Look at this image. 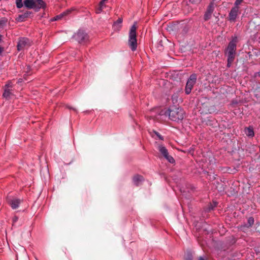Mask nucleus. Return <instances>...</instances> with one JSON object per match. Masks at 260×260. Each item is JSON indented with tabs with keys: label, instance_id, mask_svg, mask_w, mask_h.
Segmentation results:
<instances>
[{
	"label": "nucleus",
	"instance_id": "1",
	"mask_svg": "<svg viewBox=\"0 0 260 260\" xmlns=\"http://www.w3.org/2000/svg\"><path fill=\"white\" fill-rule=\"evenodd\" d=\"M237 42V37L236 36H233L231 41L224 50V54L227 57V67L228 68L231 67L235 60Z\"/></svg>",
	"mask_w": 260,
	"mask_h": 260
},
{
	"label": "nucleus",
	"instance_id": "2",
	"mask_svg": "<svg viewBox=\"0 0 260 260\" xmlns=\"http://www.w3.org/2000/svg\"><path fill=\"white\" fill-rule=\"evenodd\" d=\"M167 114L171 120L179 122L184 118V111L180 107H172L168 110Z\"/></svg>",
	"mask_w": 260,
	"mask_h": 260
},
{
	"label": "nucleus",
	"instance_id": "3",
	"mask_svg": "<svg viewBox=\"0 0 260 260\" xmlns=\"http://www.w3.org/2000/svg\"><path fill=\"white\" fill-rule=\"evenodd\" d=\"M128 45L132 51H135L137 49V40L136 36V27L133 25L128 34Z\"/></svg>",
	"mask_w": 260,
	"mask_h": 260
},
{
	"label": "nucleus",
	"instance_id": "4",
	"mask_svg": "<svg viewBox=\"0 0 260 260\" xmlns=\"http://www.w3.org/2000/svg\"><path fill=\"white\" fill-rule=\"evenodd\" d=\"M197 79V76L196 74H192L189 76L187 81L185 88V92L186 94H189L190 93L192 87L196 83Z\"/></svg>",
	"mask_w": 260,
	"mask_h": 260
},
{
	"label": "nucleus",
	"instance_id": "5",
	"mask_svg": "<svg viewBox=\"0 0 260 260\" xmlns=\"http://www.w3.org/2000/svg\"><path fill=\"white\" fill-rule=\"evenodd\" d=\"M31 45L30 41L27 38L22 37L19 39L17 43V48L18 51H22L26 47H28Z\"/></svg>",
	"mask_w": 260,
	"mask_h": 260
},
{
	"label": "nucleus",
	"instance_id": "6",
	"mask_svg": "<svg viewBox=\"0 0 260 260\" xmlns=\"http://www.w3.org/2000/svg\"><path fill=\"white\" fill-rule=\"evenodd\" d=\"M6 200L8 204L13 209H17L21 201L20 199L12 196H8Z\"/></svg>",
	"mask_w": 260,
	"mask_h": 260
},
{
	"label": "nucleus",
	"instance_id": "7",
	"mask_svg": "<svg viewBox=\"0 0 260 260\" xmlns=\"http://www.w3.org/2000/svg\"><path fill=\"white\" fill-rule=\"evenodd\" d=\"M75 39L79 43H84L88 40V35L84 30L79 29V30L73 36Z\"/></svg>",
	"mask_w": 260,
	"mask_h": 260
},
{
	"label": "nucleus",
	"instance_id": "8",
	"mask_svg": "<svg viewBox=\"0 0 260 260\" xmlns=\"http://www.w3.org/2000/svg\"><path fill=\"white\" fill-rule=\"evenodd\" d=\"M158 150L163 156L170 163L175 162V160L173 157L169 155V153L167 148L163 145L158 146Z\"/></svg>",
	"mask_w": 260,
	"mask_h": 260
},
{
	"label": "nucleus",
	"instance_id": "9",
	"mask_svg": "<svg viewBox=\"0 0 260 260\" xmlns=\"http://www.w3.org/2000/svg\"><path fill=\"white\" fill-rule=\"evenodd\" d=\"M254 222V218L252 217H250L248 218L247 222L239 225L238 229L240 231L246 233L253 225Z\"/></svg>",
	"mask_w": 260,
	"mask_h": 260
},
{
	"label": "nucleus",
	"instance_id": "10",
	"mask_svg": "<svg viewBox=\"0 0 260 260\" xmlns=\"http://www.w3.org/2000/svg\"><path fill=\"white\" fill-rule=\"evenodd\" d=\"M239 12V7L235 6L231 10L229 15V20L232 22H235Z\"/></svg>",
	"mask_w": 260,
	"mask_h": 260
},
{
	"label": "nucleus",
	"instance_id": "11",
	"mask_svg": "<svg viewBox=\"0 0 260 260\" xmlns=\"http://www.w3.org/2000/svg\"><path fill=\"white\" fill-rule=\"evenodd\" d=\"M213 11H214L213 3H211L209 4V5L208 6L207 11L205 13V15H204L205 20H206V21L208 20L211 18V14L213 13Z\"/></svg>",
	"mask_w": 260,
	"mask_h": 260
},
{
	"label": "nucleus",
	"instance_id": "12",
	"mask_svg": "<svg viewBox=\"0 0 260 260\" xmlns=\"http://www.w3.org/2000/svg\"><path fill=\"white\" fill-rule=\"evenodd\" d=\"M162 111L160 112L159 113L156 114L154 110H152L149 114L147 115V117L149 118L150 120H157L159 119V117L162 115Z\"/></svg>",
	"mask_w": 260,
	"mask_h": 260
},
{
	"label": "nucleus",
	"instance_id": "13",
	"mask_svg": "<svg viewBox=\"0 0 260 260\" xmlns=\"http://www.w3.org/2000/svg\"><path fill=\"white\" fill-rule=\"evenodd\" d=\"M32 14V12L30 11H26L23 14L19 15L17 18L18 21L22 22L24 21L25 19L29 17V16Z\"/></svg>",
	"mask_w": 260,
	"mask_h": 260
},
{
	"label": "nucleus",
	"instance_id": "14",
	"mask_svg": "<svg viewBox=\"0 0 260 260\" xmlns=\"http://www.w3.org/2000/svg\"><path fill=\"white\" fill-rule=\"evenodd\" d=\"M24 5L28 9H34L37 7L34 0H25L24 1Z\"/></svg>",
	"mask_w": 260,
	"mask_h": 260
},
{
	"label": "nucleus",
	"instance_id": "15",
	"mask_svg": "<svg viewBox=\"0 0 260 260\" xmlns=\"http://www.w3.org/2000/svg\"><path fill=\"white\" fill-rule=\"evenodd\" d=\"M143 181V177L142 176L139 175H135L133 179L134 184L137 186H138L140 184H141V183Z\"/></svg>",
	"mask_w": 260,
	"mask_h": 260
},
{
	"label": "nucleus",
	"instance_id": "16",
	"mask_svg": "<svg viewBox=\"0 0 260 260\" xmlns=\"http://www.w3.org/2000/svg\"><path fill=\"white\" fill-rule=\"evenodd\" d=\"M122 22V18H118L116 21H115L113 25V28L114 30L115 31H118L120 30L121 27V23Z\"/></svg>",
	"mask_w": 260,
	"mask_h": 260
},
{
	"label": "nucleus",
	"instance_id": "17",
	"mask_svg": "<svg viewBox=\"0 0 260 260\" xmlns=\"http://www.w3.org/2000/svg\"><path fill=\"white\" fill-rule=\"evenodd\" d=\"M244 132L246 136L249 138H252L254 136L253 128L251 126H249L248 127H246L245 128Z\"/></svg>",
	"mask_w": 260,
	"mask_h": 260
},
{
	"label": "nucleus",
	"instance_id": "18",
	"mask_svg": "<svg viewBox=\"0 0 260 260\" xmlns=\"http://www.w3.org/2000/svg\"><path fill=\"white\" fill-rule=\"evenodd\" d=\"M151 135L152 137L155 138V139H158L159 140H164V137L162 136L159 133L155 131H153L151 132Z\"/></svg>",
	"mask_w": 260,
	"mask_h": 260
},
{
	"label": "nucleus",
	"instance_id": "19",
	"mask_svg": "<svg viewBox=\"0 0 260 260\" xmlns=\"http://www.w3.org/2000/svg\"><path fill=\"white\" fill-rule=\"evenodd\" d=\"M71 12V11L70 10H68L63 12V13L60 14L59 15H57L56 17H55L54 18V20H59V19H61V18H62L63 17L68 15L69 13H70Z\"/></svg>",
	"mask_w": 260,
	"mask_h": 260
},
{
	"label": "nucleus",
	"instance_id": "20",
	"mask_svg": "<svg viewBox=\"0 0 260 260\" xmlns=\"http://www.w3.org/2000/svg\"><path fill=\"white\" fill-rule=\"evenodd\" d=\"M11 94V89L6 88L4 89L3 96L6 99H9Z\"/></svg>",
	"mask_w": 260,
	"mask_h": 260
},
{
	"label": "nucleus",
	"instance_id": "21",
	"mask_svg": "<svg viewBox=\"0 0 260 260\" xmlns=\"http://www.w3.org/2000/svg\"><path fill=\"white\" fill-rule=\"evenodd\" d=\"M38 4L37 8L40 9L41 8H44L45 7V3L43 0H36V1Z\"/></svg>",
	"mask_w": 260,
	"mask_h": 260
},
{
	"label": "nucleus",
	"instance_id": "22",
	"mask_svg": "<svg viewBox=\"0 0 260 260\" xmlns=\"http://www.w3.org/2000/svg\"><path fill=\"white\" fill-rule=\"evenodd\" d=\"M15 3L17 8L20 9L22 8L23 6L22 0H15Z\"/></svg>",
	"mask_w": 260,
	"mask_h": 260
},
{
	"label": "nucleus",
	"instance_id": "23",
	"mask_svg": "<svg viewBox=\"0 0 260 260\" xmlns=\"http://www.w3.org/2000/svg\"><path fill=\"white\" fill-rule=\"evenodd\" d=\"M218 185L219 186L217 187V189L218 191L222 192L224 191V188L223 186V184L221 183H219Z\"/></svg>",
	"mask_w": 260,
	"mask_h": 260
},
{
	"label": "nucleus",
	"instance_id": "24",
	"mask_svg": "<svg viewBox=\"0 0 260 260\" xmlns=\"http://www.w3.org/2000/svg\"><path fill=\"white\" fill-rule=\"evenodd\" d=\"M18 220V217L17 216H14L12 218V225L14 226L15 223H16Z\"/></svg>",
	"mask_w": 260,
	"mask_h": 260
},
{
	"label": "nucleus",
	"instance_id": "25",
	"mask_svg": "<svg viewBox=\"0 0 260 260\" xmlns=\"http://www.w3.org/2000/svg\"><path fill=\"white\" fill-rule=\"evenodd\" d=\"M8 88L9 89V88H12V84L11 82H9L7 84H6L5 86V88Z\"/></svg>",
	"mask_w": 260,
	"mask_h": 260
},
{
	"label": "nucleus",
	"instance_id": "26",
	"mask_svg": "<svg viewBox=\"0 0 260 260\" xmlns=\"http://www.w3.org/2000/svg\"><path fill=\"white\" fill-rule=\"evenodd\" d=\"M243 0H236L235 2V6L238 7V6L241 3Z\"/></svg>",
	"mask_w": 260,
	"mask_h": 260
},
{
	"label": "nucleus",
	"instance_id": "27",
	"mask_svg": "<svg viewBox=\"0 0 260 260\" xmlns=\"http://www.w3.org/2000/svg\"><path fill=\"white\" fill-rule=\"evenodd\" d=\"M214 207H213V206L212 205V204H210V205L208 206V208H207V210L208 211H210V210H213V209H214Z\"/></svg>",
	"mask_w": 260,
	"mask_h": 260
},
{
	"label": "nucleus",
	"instance_id": "28",
	"mask_svg": "<svg viewBox=\"0 0 260 260\" xmlns=\"http://www.w3.org/2000/svg\"><path fill=\"white\" fill-rule=\"evenodd\" d=\"M201 0H190V2L191 3H200Z\"/></svg>",
	"mask_w": 260,
	"mask_h": 260
},
{
	"label": "nucleus",
	"instance_id": "29",
	"mask_svg": "<svg viewBox=\"0 0 260 260\" xmlns=\"http://www.w3.org/2000/svg\"><path fill=\"white\" fill-rule=\"evenodd\" d=\"M186 260H192L191 255H188Z\"/></svg>",
	"mask_w": 260,
	"mask_h": 260
},
{
	"label": "nucleus",
	"instance_id": "30",
	"mask_svg": "<svg viewBox=\"0 0 260 260\" xmlns=\"http://www.w3.org/2000/svg\"><path fill=\"white\" fill-rule=\"evenodd\" d=\"M4 51V48L0 46V54L2 53Z\"/></svg>",
	"mask_w": 260,
	"mask_h": 260
},
{
	"label": "nucleus",
	"instance_id": "31",
	"mask_svg": "<svg viewBox=\"0 0 260 260\" xmlns=\"http://www.w3.org/2000/svg\"><path fill=\"white\" fill-rule=\"evenodd\" d=\"M102 10V8L100 7V8L97 11V13H100Z\"/></svg>",
	"mask_w": 260,
	"mask_h": 260
},
{
	"label": "nucleus",
	"instance_id": "32",
	"mask_svg": "<svg viewBox=\"0 0 260 260\" xmlns=\"http://www.w3.org/2000/svg\"><path fill=\"white\" fill-rule=\"evenodd\" d=\"M100 7L102 8V7H103V6L104 5V3H102V1H101V2H100Z\"/></svg>",
	"mask_w": 260,
	"mask_h": 260
},
{
	"label": "nucleus",
	"instance_id": "33",
	"mask_svg": "<svg viewBox=\"0 0 260 260\" xmlns=\"http://www.w3.org/2000/svg\"><path fill=\"white\" fill-rule=\"evenodd\" d=\"M68 108H69V109H73V110H74V111H76V110L75 108H74L71 107H70V106H68Z\"/></svg>",
	"mask_w": 260,
	"mask_h": 260
},
{
	"label": "nucleus",
	"instance_id": "34",
	"mask_svg": "<svg viewBox=\"0 0 260 260\" xmlns=\"http://www.w3.org/2000/svg\"><path fill=\"white\" fill-rule=\"evenodd\" d=\"M199 260H205L203 256H200L199 258Z\"/></svg>",
	"mask_w": 260,
	"mask_h": 260
},
{
	"label": "nucleus",
	"instance_id": "35",
	"mask_svg": "<svg viewBox=\"0 0 260 260\" xmlns=\"http://www.w3.org/2000/svg\"><path fill=\"white\" fill-rule=\"evenodd\" d=\"M212 205L214 207H216V205H217V204L216 202H214L213 203V204H212Z\"/></svg>",
	"mask_w": 260,
	"mask_h": 260
},
{
	"label": "nucleus",
	"instance_id": "36",
	"mask_svg": "<svg viewBox=\"0 0 260 260\" xmlns=\"http://www.w3.org/2000/svg\"><path fill=\"white\" fill-rule=\"evenodd\" d=\"M257 74H258V75L259 76H260V72H258Z\"/></svg>",
	"mask_w": 260,
	"mask_h": 260
},
{
	"label": "nucleus",
	"instance_id": "37",
	"mask_svg": "<svg viewBox=\"0 0 260 260\" xmlns=\"http://www.w3.org/2000/svg\"><path fill=\"white\" fill-rule=\"evenodd\" d=\"M2 36L0 35V40H1Z\"/></svg>",
	"mask_w": 260,
	"mask_h": 260
},
{
	"label": "nucleus",
	"instance_id": "38",
	"mask_svg": "<svg viewBox=\"0 0 260 260\" xmlns=\"http://www.w3.org/2000/svg\"><path fill=\"white\" fill-rule=\"evenodd\" d=\"M0 24H1V21H0Z\"/></svg>",
	"mask_w": 260,
	"mask_h": 260
}]
</instances>
